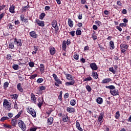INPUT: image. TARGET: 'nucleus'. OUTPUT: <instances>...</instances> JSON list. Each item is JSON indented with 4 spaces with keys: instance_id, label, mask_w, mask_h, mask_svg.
<instances>
[{
    "instance_id": "f257e3e1",
    "label": "nucleus",
    "mask_w": 131,
    "mask_h": 131,
    "mask_svg": "<svg viewBox=\"0 0 131 131\" xmlns=\"http://www.w3.org/2000/svg\"><path fill=\"white\" fill-rule=\"evenodd\" d=\"M3 107H4L6 110H8V111H11V104H10V102H9L7 99L4 100Z\"/></svg>"
},
{
    "instance_id": "f03ea898",
    "label": "nucleus",
    "mask_w": 131,
    "mask_h": 131,
    "mask_svg": "<svg viewBox=\"0 0 131 131\" xmlns=\"http://www.w3.org/2000/svg\"><path fill=\"white\" fill-rule=\"evenodd\" d=\"M18 124L19 127H20V128H21L22 130H26V125L25 124V123L23 122V121L20 120V121L18 123Z\"/></svg>"
},
{
    "instance_id": "7ed1b4c3",
    "label": "nucleus",
    "mask_w": 131,
    "mask_h": 131,
    "mask_svg": "<svg viewBox=\"0 0 131 131\" xmlns=\"http://www.w3.org/2000/svg\"><path fill=\"white\" fill-rule=\"evenodd\" d=\"M52 26L53 28H55L56 32L59 31V27L58 26V24L57 23V20H53L52 22Z\"/></svg>"
},
{
    "instance_id": "20e7f679",
    "label": "nucleus",
    "mask_w": 131,
    "mask_h": 131,
    "mask_svg": "<svg viewBox=\"0 0 131 131\" xmlns=\"http://www.w3.org/2000/svg\"><path fill=\"white\" fill-rule=\"evenodd\" d=\"M27 112L31 114L33 117H36V112H35V111L34 109L32 108H28L27 110Z\"/></svg>"
},
{
    "instance_id": "39448f33",
    "label": "nucleus",
    "mask_w": 131,
    "mask_h": 131,
    "mask_svg": "<svg viewBox=\"0 0 131 131\" xmlns=\"http://www.w3.org/2000/svg\"><path fill=\"white\" fill-rule=\"evenodd\" d=\"M35 23L36 24H37L38 26H40V27H45V21L42 20H40L38 19H36Z\"/></svg>"
},
{
    "instance_id": "423d86ee",
    "label": "nucleus",
    "mask_w": 131,
    "mask_h": 131,
    "mask_svg": "<svg viewBox=\"0 0 131 131\" xmlns=\"http://www.w3.org/2000/svg\"><path fill=\"white\" fill-rule=\"evenodd\" d=\"M14 42L17 47H22V40L18 39L16 38H14Z\"/></svg>"
},
{
    "instance_id": "0eeeda50",
    "label": "nucleus",
    "mask_w": 131,
    "mask_h": 131,
    "mask_svg": "<svg viewBox=\"0 0 131 131\" xmlns=\"http://www.w3.org/2000/svg\"><path fill=\"white\" fill-rule=\"evenodd\" d=\"M90 67L92 69V70H98V66H97L96 63H90Z\"/></svg>"
},
{
    "instance_id": "6e6552de",
    "label": "nucleus",
    "mask_w": 131,
    "mask_h": 131,
    "mask_svg": "<svg viewBox=\"0 0 131 131\" xmlns=\"http://www.w3.org/2000/svg\"><path fill=\"white\" fill-rule=\"evenodd\" d=\"M30 36L33 38H36L38 36L36 33L34 31H32L30 32Z\"/></svg>"
},
{
    "instance_id": "1a4fd4ad",
    "label": "nucleus",
    "mask_w": 131,
    "mask_h": 131,
    "mask_svg": "<svg viewBox=\"0 0 131 131\" xmlns=\"http://www.w3.org/2000/svg\"><path fill=\"white\" fill-rule=\"evenodd\" d=\"M110 81H112V79H111L110 78H104L102 80L101 83L102 84L109 83Z\"/></svg>"
},
{
    "instance_id": "9d476101",
    "label": "nucleus",
    "mask_w": 131,
    "mask_h": 131,
    "mask_svg": "<svg viewBox=\"0 0 131 131\" xmlns=\"http://www.w3.org/2000/svg\"><path fill=\"white\" fill-rule=\"evenodd\" d=\"M110 94H111L112 96H117L118 95V94H119L118 90H110Z\"/></svg>"
},
{
    "instance_id": "9b49d317",
    "label": "nucleus",
    "mask_w": 131,
    "mask_h": 131,
    "mask_svg": "<svg viewBox=\"0 0 131 131\" xmlns=\"http://www.w3.org/2000/svg\"><path fill=\"white\" fill-rule=\"evenodd\" d=\"M103 118H104V112H101L98 117V121L101 122L103 120Z\"/></svg>"
},
{
    "instance_id": "f8f14e48",
    "label": "nucleus",
    "mask_w": 131,
    "mask_h": 131,
    "mask_svg": "<svg viewBox=\"0 0 131 131\" xmlns=\"http://www.w3.org/2000/svg\"><path fill=\"white\" fill-rule=\"evenodd\" d=\"M53 121H54V118L50 117L49 118H48L47 120V124H48V125H52V124H53Z\"/></svg>"
},
{
    "instance_id": "ddd939ff",
    "label": "nucleus",
    "mask_w": 131,
    "mask_h": 131,
    "mask_svg": "<svg viewBox=\"0 0 131 131\" xmlns=\"http://www.w3.org/2000/svg\"><path fill=\"white\" fill-rule=\"evenodd\" d=\"M17 89L19 92H20V93H23L24 90L23 88H22V86H21V83H19L17 85Z\"/></svg>"
},
{
    "instance_id": "4468645a",
    "label": "nucleus",
    "mask_w": 131,
    "mask_h": 131,
    "mask_svg": "<svg viewBox=\"0 0 131 131\" xmlns=\"http://www.w3.org/2000/svg\"><path fill=\"white\" fill-rule=\"evenodd\" d=\"M11 123L12 126H14V127H15V126H16V125H17V119H16V118H15L14 119H12L11 120Z\"/></svg>"
},
{
    "instance_id": "2eb2a0df",
    "label": "nucleus",
    "mask_w": 131,
    "mask_h": 131,
    "mask_svg": "<svg viewBox=\"0 0 131 131\" xmlns=\"http://www.w3.org/2000/svg\"><path fill=\"white\" fill-rule=\"evenodd\" d=\"M9 12L12 14H15V6L12 5L9 8Z\"/></svg>"
},
{
    "instance_id": "dca6fc26",
    "label": "nucleus",
    "mask_w": 131,
    "mask_h": 131,
    "mask_svg": "<svg viewBox=\"0 0 131 131\" xmlns=\"http://www.w3.org/2000/svg\"><path fill=\"white\" fill-rule=\"evenodd\" d=\"M67 111L69 113H72V112H75V108L73 107H67Z\"/></svg>"
},
{
    "instance_id": "f3484780",
    "label": "nucleus",
    "mask_w": 131,
    "mask_h": 131,
    "mask_svg": "<svg viewBox=\"0 0 131 131\" xmlns=\"http://www.w3.org/2000/svg\"><path fill=\"white\" fill-rule=\"evenodd\" d=\"M31 100L33 102V103L36 102V97H35V95L33 94V93H32L31 94Z\"/></svg>"
},
{
    "instance_id": "a211bd4d",
    "label": "nucleus",
    "mask_w": 131,
    "mask_h": 131,
    "mask_svg": "<svg viewBox=\"0 0 131 131\" xmlns=\"http://www.w3.org/2000/svg\"><path fill=\"white\" fill-rule=\"evenodd\" d=\"M120 47L121 49H124L125 50H127L128 49V45L126 43L121 44Z\"/></svg>"
},
{
    "instance_id": "6ab92c4d",
    "label": "nucleus",
    "mask_w": 131,
    "mask_h": 131,
    "mask_svg": "<svg viewBox=\"0 0 131 131\" xmlns=\"http://www.w3.org/2000/svg\"><path fill=\"white\" fill-rule=\"evenodd\" d=\"M68 25L71 28H72L73 27V21L71 19V18L68 19Z\"/></svg>"
},
{
    "instance_id": "aec40b11",
    "label": "nucleus",
    "mask_w": 131,
    "mask_h": 131,
    "mask_svg": "<svg viewBox=\"0 0 131 131\" xmlns=\"http://www.w3.org/2000/svg\"><path fill=\"white\" fill-rule=\"evenodd\" d=\"M74 83H75V81L72 80L71 81L66 82V85H67V86L69 85H73Z\"/></svg>"
},
{
    "instance_id": "412c9836",
    "label": "nucleus",
    "mask_w": 131,
    "mask_h": 131,
    "mask_svg": "<svg viewBox=\"0 0 131 131\" xmlns=\"http://www.w3.org/2000/svg\"><path fill=\"white\" fill-rule=\"evenodd\" d=\"M40 72L43 73L45 72V64L41 63L40 64Z\"/></svg>"
},
{
    "instance_id": "4be33fe9",
    "label": "nucleus",
    "mask_w": 131,
    "mask_h": 131,
    "mask_svg": "<svg viewBox=\"0 0 131 131\" xmlns=\"http://www.w3.org/2000/svg\"><path fill=\"white\" fill-rule=\"evenodd\" d=\"M96 102H97L98 104H102V103H103V98L101 97L97 98L96 99Z\"/></svg>"
},
{
    "instance_id": "5701e85b",
    "label": "nucleus",
    "mask_w": 131,
    "mask_h": 131,
    "mask_svg": "<svg viewBox=\"0 0 131 131\" xmlns=\"http://www.w3.org/2000/svg\"><path fill=\"white\" fill-rule=\"evenodd\" d=\"M37 51H38V47L34 46V51L32 52V55H35L37 53Z\"/></svg>"
},
{
    "instance_id": "b1692460",
    "label": "nucleus",
    "mask_w": 131,
    "mask_h": 131,
    "mask_svg": "<svg viewBox=\"0 0 131 131\" xmlns=\"http://www.w3.org/2000/svg\"><path fill=\"white\" fill-rule=\"evenodd\" d=\"M110 47L111 50H114L115 47H114V42H113V41H111L110 42Z\"/></svg>"
},
{
    "instance_id": "393cba45",
    "label": "nucleus",
    "mask_w": 131,
    "mask_h": 131,
    "mask_svg": "<svg viewBox=\"0 0 131 131\" xmlns=\"http://www.w3.org/2000/svg\"><path fill=\"white\" fill-rule=\"evenodd\" d=\"M50 53L51 55H54L56 53V49L55 48H51L50 50Z\"/></svg>"
},
{
    "instance_id": "a878e982",
    "label": "nucleus",
    "mask_w": 131,
    "mask_h": 131,
    "mask_svg": "<svg viewBox=\"0 0 131 131\" xmlns=\"http://www.w3.org/2000/svg\"><path fill=\"white\" fill-rule=\"evenodd\" d=\"M18 79L20 81H24V75L19 74L18 75Z\"/></svg>"
},
{
    "instance_id": "bb28decb",
    "label": "nucleus",
    "mask_w": 131,
    "mask_h": 131,
    "mask_svg": "<svg viewBox=\"0 0 131 131\" xmlns=\"http://www.w3.org/2000/svg\"><path fill=\"white\" fill-rule=\"evenodd\" d=\"M3 126L6 128H10V129L13 128V126H12V125H8V124H4Z\"/></svg>"
},
{
    "instance_id": "cd10ccee",
    "label": "nucleus",
    "mask_w": 131,
    "mask_h": 131,
    "mask_svg": "<svg viewBox=\"0 0 131 131\" xmlns=\"http://www.w3.org/2000/svg\"><path fill=\"white\" fill-rule=\"evenodd\" d=\"M45 17H46V13H42L39 15V18L40 20H43V18H45Z\"/></svg>"
},
{
    "instance_id": "c85d7f7f",
    "label": "nucleus",
    "mask_w": 131,
    "mask_h": 131,
    "mask_svg": "<svg viewBox=\"0 0 131 131\" xmlns=\"http://www.w3.org/2000/svg\"><path fill=\"white\" fill-rule=\"evenodd\" d=\"M75 104H76V100L74 99H72L70 101V104L71 106H75Z\"/></svg>"
},
{
    "instance_id": "c756f323",
    "label": "nucleus",
    "mask_w": 131,
    "mask_h": 131,
    "mask_svg": "<svg viewBox=\"0 0 131 131\" xmlns=\"http://www.w3.org/2000/svg\"><path fill=\"white\" fill-rule=\"evenodd\" d=\"M106 89H109L110 90H115V86L113 85L109 86H105Z\"/></svg>"
},
{
    "instance_id": "7c9ffc66",
    "label": "nucleus",
    "mask_w": 131,
    "mask_h": 131,
    "mask_svg": "<svg viewBox=\"0 0 131 131\" xmlns=\"http://www.w3.org/2000/svg\"><path fill=\"white\" fill-rule=\"evenodd\" d=\"M12 68L14 69V70H18L19 66L18 64H14L12 66Z\"/></svg>"
},
{
    "instance_id": "2f4dec72",
    "label": "nucleus",
    "mask_w": 131,
    "mask_h": 131,
    "mask_svg": "<svg viewBox=\"0 0 131 131\" xmlns=\"http://www.w3.org/2000/svg\"><path fill=\"white\" fill-rule=\"evenodd\" d=\"M9 49H15V46H14V42H10L9 44Z\"/></svg>"
},
{
    "instance_id": "473e14b6",
    "label": "nucleus",
    "mask_w": 131,
    "mask_h": 131,
    "mask_svg": "<svg viewBox=\"0 0 131 131\" xmlns=\"http://www.w3.org/2000/svg\"><path fill=\"white\" fill-rule=\"evenodd\" d=\"M9 82H5L4 83V89L5 90H7V88L9 87Z\"/></svg>"
},
{
    "instance_id": "72a5a7b5",
    "label": "nucleus",
    "mask_w": 131,
    "mask_h": 131,
    "mask_svg": "<svg viewBox=\"0 0 131 131\" xmlns=\"http://www.w3.org/2000/svg\"><path fill=\"white\" fill-rule=\"evenodd\" d=\"M94 78H95V79H98V77H99V75H98V73L93 72L92 73Z\"/></svg>"
},
{
    "instance_id": "f704fd0d",
    "label": "nucleus",
    "mask_w": 131,
    "mask_h": 131,
    "mask_svg": "<svg viewBox=\"0 0 131 131\" xmlns=\"http://www.w3.org/2000/svg\"><path fill=\"white\" fill-rule=\"evenodd\" d=\"M22 113H23V111H19V112L18 113V114L15 116V118H16V119L19 118L20 117V116L22 114Z\"/></svg>"
},
{
    "instance_id": "c9c22d12",
    "label": "nucleus",
    "mask_w": 131,
    "mask_h": 131,
    "mask_svg": "<svg viewBox=\"0 0 131 131\" xmlns=\"http://www.w3.org/2000/svg\"><path fill=\"white\" fill-rule=\"evenodd\" d=\"M66 45H67V43H66V41L63 40L62 41V49H63V50H66V48H67Z\"/></svg>"
},
{
    "instance_id": "e433bc0d",
    "label": "nucleus",
    "mask_w": 131,
    "mask_h": 131,
    "mask_svg": "<svg viewBox=\"0 0 131 131\" xmlns=\"http://www.w3.org/2000/svg\"><path fill=\"white\" fill-rule=\"evenodd\" d=\"M62 120L64 121V122H67V121H68V116L65 115L63 117Z\"/></svg>"
},
{
    "instance_id": "4c0bfd02",
    "label": "nucleus",
    "mask_w": 131,
    "mask_h": 131,
    "mask_svg": "<svg viewBox=\"0 0 131 131\" xmlns=\"http://www.w3.org/2000/svg\"><path fill=\"white\" fill-rule=\"evenodd\" d=\"M10 119L9 117H3L1 119V121H5V120H9Z\"/></svg>"
},
{
    "instance_id": "58836bf2",
    "label": "nucleus",
    "mask_w": 131,
    "mask_h": 131,
    "mask_svg": "<svg viewBox=\"0 0 131 131\" xmlns=\"http://www.w3.org/2000/svg\"><path fill=\"white\" fill-rule=\"evenodd\" d=\"M9 29H14L15 28V26H13V25H12V24H9L8 25Z\"/></svg>"
},
{
    "instance_id": "ea45409f",
    "label": "nucleus",
    "mask_w": 131,
    "mask_h": 131,
    "mask_svg": "<svg viewBox=\"0 0 131 131\" xmlns=\"http://www.w3.org/2000/svg\"><path fill=\"white\" fill-rule=\"evenodd\" d=\"M63 94V92L60 91L59 93V95L58 97V99H59L60 101H62V95Z\"/></svg>"
},
{
    "instance_id": "a19ab883",
    "label": "nucleus",
    "mask_w": 131,
    "mask_h": 131,
    "mask_svg": "<svg viewBox=\"0 0 131 131\" xmlns=\"http://www.w3.org/2000/svg\"><path fill=\"white\" fill-rule=\"evenodd\" d=\"M120 117V114L119 113V111H118L116 113L115 118L116 119H118Z\"/></svg>"
},
{
    "instance_id": "79ce46f5",
    "label": "nucleus",
    "mask_w": 131,
    "mask_h": 131,
    "mask_svg": "<svg viewBox=\"0 0 131 131\" xmlns=\"http://www.w3.org/2000/svg\"><path fill=\"white\" fill-rule=\"evenodd\" d=\"M88 92H91L92 91V88L89 84L86 85L85 86Z\"/></svg>"
},
{
    "instance_id": "37998d69",
    "label": "nucleus",
    "mask_w": 131,
    "mask_h": 131,
    "mask_svg": "<svg viewBox=\"0 0 131 131\" xmlns=\"http://www.w3.org/2000/svg\"><path fill=\"white\" fill-rule=\"evenodd\" d=\"M92 37L93 38V40H96V39H97V35H96L95 34V33H93L92 34Z\"/></svg>"
},
{
    "instance_id": "c03bdc74",
    "label": "nucleus",
    "mask_w": 131,
    "mask_h": 131,
    "mask_svg": "<svg viewBox=\"0 0 131 131\" xmlns=\"http://www.w3.org/2000/svg\"><path fill=\"white\" fill-rule=\"evenodd\" d=\"M92 78L91 77V76H89L87 78H85L84 79V81H91V80H92Z\"/></svg>"
},
{
    "instance_id": "a18cd8bd",
    "label": "nucleus",
    "mask_w": 131,
    "mask_h": 131,
    "mask_svg": "<svg viewBox=\"0 0 131 131\" xmlns=\"http://www.w3.org/2000/svg\"><path fill=\"white\" fill-rule=\"evenodd\" d=\"M67 78L69 80H71V79H72V76L70 74H67Z\"/></svg>"
},
{
    "instance_id": "49530a36",
    "label": "nucleus",
    "mask_w": 131,
    "mask_h": 131,
    "mask_svg": "<svg viewBox=\"0 0 131 131\" xmlns=\"http://www.w3.org/2000/svg\"><path fill=\"white\" fill-rule=\"evenodd\" d=\"M109 71H111V72H112L114 74H115L116 71L114 70V69H113V67L112 68H109Z\"/></svg>"
},
{
    "instance_id": "de8ad7c7",
    "label": "nucleus",
    "mask_w": 131,
    "mask_h": 131,
    "mask_svg": "<svg viewBox=\"0 0 131 131\" xmlns=\"http://www.w3.org/2000/svg\"><path fill=\"white\" fill-rule=\"evenodd\" d=\"M76 34V35H81V31L80 30H77Z\"/></svg>"
},
{
    "instance_id": "09e8293b",
    "label": "nucleus",
    "mask_w": 131,
    "mask_h": 131,
    "mask_svg": "<svg viewBox=\"0 0 131 131\" xmlns=\"http://www.w3.org/2000/svg\"><path fill=\"white\" fill-rule=\"evenodd\" d=\"M12 99H14L15 100H17V99H18V95L14 94L13 95H12Z\"/></svg>"
},
{
    "instance_id": "8fccbe9b",
    "label": "nucleus",
    "mask_w": 131,
    "mask_h": 131,
    "mask_svg": "<svg viewBox=\"0 0 131 131\" xmlns=\"http://www.w3.org/2000/svg\"><path fill=\"white\" fill-rule=\"evenodd\" d=\"M79 55L78 54H75L74 55V59H75V60H78Z\"/></svg>"
},
{
    "instance_id": "3c124183",
    "label": "nucleus",
    "mask_w": 131,
    "mask_h": 131,
    "mask_svg": "<svg viewBox=\"0 0 131 131\" xmlns=\"http://www.w3.org/2000/svg\"><path fill=\"white\" fill-rule=\"evenodd\" d=\"M53 77L55 81L56 80L59 79V78H58V76H57V75H56V74H53Z\"/></svg>"
},
{
    "instance_id": "603ef678",
    "label": "nucleus",
    "mask_w": 131,
    "mask_h": 131,
    "mask_svg": "<svg viewBox=\"0 0 131 131\" xmlns=\"http://www.w3.org/2000/svg\"><path fill=\"white\" fill-rule=\"evenodd\" d=\"M43 81V79L42 78H39L37 80V83H41Z\"/></svg>"
},
{
    "instance_id": "864d4df0",
    "label": "nucleus",
    "mask_w": 131,
    "mask_h": 131,
    "mask_svg": "<svg viewBox=\"0 0 131 131\" xmlns=\"http://www.w3.org/2000/svg\"><path fill=\"white\" fill-rule=\"evenodd\" d=\"M29 65L30 66V67H34V62L31 61L30 62H29Z\"/></svg>"
},
{
    "instance_id": "5fc2aeb1",
    "label": "nucleus",
    "mask_w": 131,
    "mask_h": 131,
    "mask_svg": "<svg viewBox=\"0 0 131 131\" xmlns=\"http://www.w3.org/2000/svg\"><path fill=\"white\" fill-rule=\"evenodd\" d=\"M53 112V110H48L46 114L48 115V116H50V115H51V113H52Z\"/></svg>"
},
{
    "instance_id": "6e6d98bb",
    "label": "nucleus",
    "mask_w": 131,
    "mask_h": 131,
    "mask_svg": "<svg viewBox=\"0 0 131 131\" xmlns=\"http://www.w3.org/2000/svg\"><path fill=\"white\" fill-rule=\"evenodd\" d=\"M37 74H34L30 77V79H34L35 77H37Z\"/></svg>"
},
{
    "instance_id": "4d7b16f0",
    "label": "nucleus",
    "mask_w": 131,
    "mask_h": 131,
    "mask_svg": "<svg viewBox=\"0 0 131 131\" xmlns=\"http://www.w3.org/2000/svg\"><path fill=\"white\" fill-rule=\"evenodd\" d=\"M14 109H18V104H17V102L15 101L14 102Z\"/></svg>"
},
{
    "instance_id": "13d9d810",
    "label": "nucleus",
    "mask_w": 131,
    "mask_h": 131,
    "mask_svg": "<svg viewBox=\"0 0 131 131\" xmlns=\"http://www.w3.org/2000/svg\"><path fill=\"white\" fill-rule=\"evenodd\" d=\"M119 26L120 27H126V24H125V23H121V24H119Z\"/></svg>"
},
{
    "instance_id": "bf43d9fd",
    "label": "nucleus",
    "mask_w": 131,
    "mask_h": 131,
    "mask_svg": "<svg viewBox=\"0 0 131 131\" xmlns=\"http://www.w3.org/2000/svg\"><path fill=\"white\" fill-rule=\"evenodd\" d=\"M40 91H45L46 90V86H39Z\"/></svg>"
},
{
    "instance_id": "052dcab7",
    "label": "nucleus",
    "mask_w": 131,
    "mask_h": 131,
    "mask_svg": "<svg viewBox=\"0 0 131 131\" xmlns=\"http://www.w3.org/2000/svg\"><path fill=\"white\" fill-rule=\"evenodd\" d=\"M95 23L98 25V26L99 27H100V26H101V23L100 21H99V20H96V21H95Z\"/></svg>"
},
{
    "instance_id": "680f3d73",
    "label": "nucleus",
    "mask_w": 131,
    "mask_h": 131,
    "mask_svg": "<svg viewBox=\"0 0 131 131\" xmlns=\"http://www.w3.org/2000/svg\"><path fill=\"white\" fill-rule=\"evenodd\" d=\"M12 58V55L11 54H7V60H11Z\"/></svg>"
},
{
    "instance_id": "e2e57ef3",
    "label": "nucleus",
    "mask_w": 131,
    "mask_h": 131,
    "mask_svg": "<svg viewBox=\"0 0 131 131\" xmlns=\"http://www.w3.org/2000/svg\"><path fill=\"white\" fill-rule=\"evenodd\" d=\"M70 34H71V35L72 36H74V35H75V31H72L71 32H70Z\"/></svg>"
},
{
    "instance_id": "0e129e2a",
    "label": "nucleus",
    "mask_w": 131,
    "mask_h": 131,
    "mask_svg": "<svg viewBox=\"0 0 131 131\" xmlns=\"http://www.w3.org/2000/svg\"><path fill=\"white\" fill-rule=\"evenodd\" d=\"M55 81L57 83H59V84H62V81H60V80L58 78Z\"/></svg>"
},
{
    "instance_id": "69168bd1",
    "label": "nucleus",
    "mask_w": 131,
    "mask_h": 131,
    "mask_svg": "<svg viewBox=\"0 0 131 131\" xmlns=\"http://www.w3.org/2000/svg\"><path fill=\"white\" fill-rule=\"evenodd\" d=\"M42 102H39L38 104H37V106L38 107H39V108H41V106L42 105Z\"/></svg>"
},
{
    "instance_id": "338daca9",
    "label": "nucleus",
    "mask_w": 131,
    "mask_h": 131,
    "mask_svg": "<svg viewBox=\"0 0 131 131\" xmlns=\"http://www.w3.org/2000/svg\"><path fill=\"white\" fill-rule=\"evenodd\" d=\"M20 18L21 21H24V20H25V17H24V15H21Z\"/></svg>"
},
{
    "instance_id": "774afa93",
    "label": "nucleus",
    "mask_w": 131,
    "mask_h": 131,
    "mask_svg": "<svg viewBox=\"0 0 131 131\" xmlns=\"http://www.w3.org/2000/svg\"><path fill=\"white\" fill-rule=\"evenodd\" d=\"M36 129H37V128H36V127H32V128H30V131H36Z\"/></svg>"
}]
</instances>
